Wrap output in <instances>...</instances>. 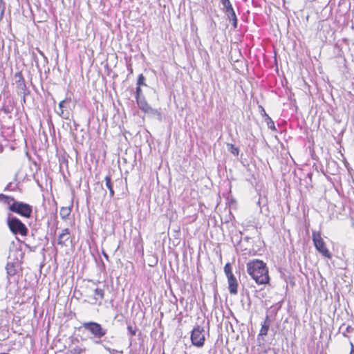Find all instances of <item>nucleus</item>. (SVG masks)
<instances>
[{"label": "nucleus", "instance_id": "nucleus-1", "mask_svg": "<svg viewBox=\"0 0 354 354\" xmlns=\"http://www.w3.org/2000/svg\"><path fill=\"white\" fill-rule=\"evenodd\" d=\"M248 274L259 285L267 284L270 281L266 263L259 259H254L247 263Z\"/></svg>", "mask_w": 354, "mask_h": 354}, {"label": "nucleus", "instance_id": "nucleus-2", "mask_svg": "<svg viewBox=\"0 0 354 354\" xmlns=\"http://www.w3.org/2000/svg\"><path fill=\"white\" fill-rule=\"evenodd\" d=\"M0 198L4 199V202L8 204L12 201V203L8 207L11 212L17 213L26 218H30L32 212V207L31 205L24 202L16 201L13 197L8 196L3 194H0Z\"/></svg>", "mask_w": 354, "mask_h": 354}, {"label": "nucleus", "instance_id": "nucleus-3", "mask_svg": "<svg viewBox=\"0 0 354 354\" xmlns=\"http://www.w3.org/2000/svg\"><path fill=\"white\" fill-rule=\"evenodd\" d=\"M82 327L91 334L93 342L103 338L107 333V329L95 322H84L82 324Z\"/></svg>", "mask_w": 354, "mask_h": 354}, {"label": "nucleus", "instance_id": "nucleus-4", "mask_svg": "<svg viewBox=\"0 0 354 354\" xmlns=\"http://www.w3.org/2000/svg\"><path fill=\"white\" fill-rule=\"evenodd\" d=\"M312 239L316 250L324 257L331 259L332 255L326 248V243L321 236L320 232L313 230Z\"/></svg>", "mask_w": 354, "mask_h": 354}, {"label": "nucleus", "instance_id": "nucleus-5", "mask_svg": "<svg viewBox=\"0 0 354 354\" xmlns=\"http://www.w3.org/2000/svg\"><path fill=\"white\" fill-rule=\"evenodd\" d=\"M7 223L10 230L14 234H20L21 236H26L28 234V228L17 217H8Z\"/></svg>", "mask_w": 354, "mask_h": 354}, {"label": "nucleus", "instance_id": "nucleus-6", "mask_svg": "<svg viewBox=\"0 0 354 354\" xmlns=\"http://www.w3.org/2000/svg\"><path fill=\"white\" fill-rule=\"evenodd\" d=\"M205 340L204 328L199 325H196L191 333V341L192 344L200 348L204 345Z\"/></svg>", "mask_w": 354, "mask_h": 354}, {"label": "nucleus", "instance_id": "nucleus-7", "mask_svg": "<svg viewBox=\"0 0 354 354\" xmlns=\"http://www.w3.org/2000/svg\"><path fill=\"white\" fill-rule=\"evenodd\" d=\"M223 8V10L227 17L230 21H232V26L234 28L237 27V17L235 14L234 10L232 8V3L230 0H220Z\"/></svg>", "mask_w": 354, "mask_h": 354}, {"label": "nucleus", "instance_id": "nucleus-8", "mask_svg": "<svg viewBox=\"0 0 354 354\" xmlns=\"http://www.w3.org/2000/svg\"><path fill=\"white\" fill-rule=\"evenodd\" d=\"M94 344L100 345L104 350L108 351L110 354H115L116 353H119V351L116 349L111 348L110 347L112 345V342L107 337L104 336L103 338L100 339L97 342H93Z\"/></svg>", "mask_w": 354, "mask_h": 354}, {"label": "nucleus", "instance_id": "nucleus-9", "mask_svg": "<svg viewBox=\"0 0 354 354\" xmlns=\"http://www.w3.org/2000/svg\"><path fill=\"white\" fill-rule=\"evenodd\" d=\"M227 278L228 289L231 295H236L238 292V281L234 275H230Z\"/></svg>", "mask_w": 354, "mask_h": 354}, {"label": "nucleus", "instance_id": "nucleus-10", "mask_svg": "<svg viewBox=\"0 0 354 354\" xmlns=\"http://www.w3.org/2000/svg\"><path fill=\"white\" fill-rule=\"evenodd\" d=\"M70 232L68 228L62 230V232L59 234L57 239V243L62 246L66 245V242L70 239Z\"/></svg>", "mask_w": 354, "mask_h": 354}, {"label": "nucleus", "instance_id": "nucleus-11", "mask_svg": "<svg viewBox=\"0 0 354 354\" xmlns=\"http://www.w3.org/2000/svg\"><path fill=\"white\" fill-rule=\"evenodd\" d=\"M19 268V263L18 262H8L6 268L8 276L12 277L15 275Z\"/></svg>", "mask_w": 354, "mask_h": 354}, {"label": "nucleus", "instance_id": "nucleus-12", "mask_svg": "<svg viewBox=\"0 0 354 354\" xmlns=\"http://www.w3.org/2000/svg\"><path fill=\"white\" fill-rule=\"evenodd\" d=\"M271 324V319L268 315L266 316L263 323L261 325V328L260 330V333L259 336H265L267 335L270 326Z\"/></svg>", "mask_w": 354, "mask_h": 354}, {"label": "nucleus", "instance_id": "nucleus-13", "mask_svg": "<svg viewBox=\"0 0 354 354\" xmlns=\"http://www.w3.org/2000/svg\"><path fill=\"white\" fill-rule=\"evenodd\" d=\"M94 292V298L95 304H98L99 305H101L102 300L104 297V290L99 288H95L93 289Z\"/></svg>", "mask_w": 354, "mask_h": 354}, {"label": "nucleus", "instance_id": "nucleus-14", "mask_svg": "<svg viewBox=\"0 0 354 354\" xmlns=\"http://www.w3.org/2000/svg\"><path fill=\"white\" fill-rule=\"evenodd\" d=\"M281 304H282V301L277 302L275 304L272 305L270 308V309H269L270 315H268L270 316V317H272L273 318H274V317L277 315L278 311L281 308Z\"/></svg>", "mask_w": 354, "mask_h": 354}, {"label": "nucleus", "instance_id": "nucleus-15", "mask_svg": "<svg viewBox=\"0 0 354 354\" xmlns=\"http://www.w3.org/2000/svg\"><path fill=\"white\" fill-rule=\"evenodd\" d=\"M105 180V185L109 190L110 197L112 198L114 196V190L113 187V183L111 180V178L110 176H106L104 178Z\"/></svg>", "mask_w": 354, "mask_h": 354}, {"label": "nucleus", "instance_id": "nucleus-16", "mask_svg": "<svg viewBox=\"0 0 354 354\" xmlns=\"http://www.w3.org/2000/svg\"><path fill=\"white\" fill-rule=\"evenodd\" d=\"M145 113L148 114L151 117H161L160 111L156 109L152 108L151 106L148 107V109L145 111Z\"/></svg>", "mask_w": 354, "mask_h": 354}, {"label": "nucleus", "instance_id": "nucleus-17", "mask_svg": "<svg viewBox=\"0 0 354 354\" xmlns=\"http://www.w3.org/2000/svg\"><path fill=\"white\" fill-rule=\"evenodd\" d=\"M137 104L140 109H141L143 112H145V111L148 109V107L150 106L145 97H142L141 99H139L136 100Z\"/></svg>", "mask_w": 354, "mask_h": 354}, {"label": "nucleus", "instance_id": "nucleus-18", "mask_svg": "<svg viewBox=\"0 0 354 354\" xmlns=\"http://www.w3.org/2000/svg\"><path fill=\"white\" fill-rule=\"evenodd\" d=\"M71 208L70 207H62L60 209V216L62 219L65 220L70 215Z\"/></svg>", "mask_w": 354, "mask_h": 354}, {"label": "nucleus", "instance_id": "nucleus-19", "mask_svg": "<svg viewBox=\"0 0 354 354\" xmlns=\"http://www.w3.org/2000/svg\"><path fill=\"white\" fill-rule=\"evenodd\" d=\"M227 149L228 151L232 153L234 156H237L239 155V149L233 144H227Z\"/></svg>", "mask_w": 354, "mask_h": 354}, {"label": "nucleus", "instance_id": "nucleus-20", "mask_svg": "<svg viewBox=\"0 0 354 354\" xmlns=\"http://www.w3.org/2000/svg\"><path fill=\"white\" fill-rule=\"evenodd\" d=\"M86 351V348H81L80 346H75L73 348H72L70 352L71 354H82L85 353Z\"/></svg>", "mask_w": 354, "mask_h": 354}, {"label": "nucleus", "instance_id": "nucleus-21", "mask_svg": "<svg viewBox=\"0 0 354 354\" xmlns=\"http://www.w3.org/2000/svg\"><path fill=\"white\" fill-rule=\"evenodd\" d=\"M266 122L268 127L269 129L274 130V131L276 130L274 121L272 120V118L268 115H266Z\"/></svg>", "mask_w": 354, "mask_h": 354}, {"label": "nucleus", "instance_id": "nucleus-22", "mask_svg": "<svg viewBox=\"0 0 354 354\" xmlns=\"http://www.w3.org/2000/svg\"><path fill=\"white\" fill-rule=\"evenodd\" d=\"M128 335L131 337L136 335L137 328L136 326H133L131 324H128L127 326Z\"/></svg>", "mask_w": 354, "mask_h": 354}, {"label": "nucleus", "instance_id": "nucleus-23", "mask_svg": "<svg viewBox=\"0 0 354 354\" xmlns=\"http://www.w3.org/2000/svg\"><path fill=\"white\" fill-rule=\"evenodd\" d=\"M224 272H225L227 277H230V275H234L232 272V266H231L230 263H227L225 265Z\"/></svg>", "mask_w": 354, "mask_h": 354}, {"label": "nucleus", "instance_id": "nucleus-24", "mask_svg": "<svg viewBox=\"0 0 354 354\" xmlns=\"http://www.w3.org/2000/svg\"><path fill=\"white\" fill-rule=\"evenodd\" d=\"M145 81V76L142 74L139 75L138 81H137V86H147Z\"/></svg>", "mask_w": 354, "mask_h": 354}, {"label": "nucleus", "instance_id": "nucleus-25", "mask_svg": "<svg viewBox=\"0 0 354 354\" xmlns=\"http://www.w3.org/2000/svg\"><path fill=\"white\" fill-rule=\"evenodd\" d=\"M57 114L61 116L62 118L67 119L68 118L69 112L65 111L64 109H59V111H57Z\"/></svg>", "mask_w": 354, "mask_h": 354}, {"label": "nucleus", "instance_id": "nucleus-26", "mask_svg": "<svg viewBox=\"0 0 354 354\" xmlns=\"http://www.w3.org/2000/svg\"><path fill=\"white\" fill-rule=\"evenodd\" d=\"M71 102L70 98H66L65 100H62L59 104V109H64L66 107V104Z\"/></svg>", "mask_w": 354, "mask_h": 354}, {"label": "nucleus", "instance_id": "nucleus-27", "mask_svg": "<svg viewBox=\"0 0 354 354\" xmlns=\"http://www.w3.org/2000/svg\"><path fill=\"white\" fill-rule=\"evenodd\" d=\"M17 188V185H13L12 183H9L4 189V191H15Z\"/></svg>", "mask_w": 354, "mask_h": 354}, {"label": "nucleus", "instance_id": "nucleus-28", "mask_svg": "<svg viewBox=\"0 0 354 354\" xmlns=\"http://www.w3.org/2000/svg\"><path fill=\"white\" fill-rule=\"evenodd\" d=\"M141 86H137L136 87V100H139V99H141V95H142V90H141Z\"/></svg>", "mask_w": 354, "mask_h": 354}, {"label": "nucleus", "instance_id": "nucleus-29", "mask_svg": "<svg viewBox=\"0 0 354 354\" xmlns=\"http://www.w3.org/2000/svg\"><path fill=\"white\" fill-rule=\"evenodd\" d=\"M15 77L16 78L18 77V80L17 81V82L19 83L21 81L24 82V77H23V76H22L21 73H17L15 74Z\"/></svg>", "mask_w": 354, "mask_h": 354}, {"label": "nucleus", "instance_id": "nucleus-30", "mask_svg": "<svg viewBox=\"0 0 354 354\" xmlns=\"http://www.w3.org/2000/svg\"><path fill=\"white\" fill-rule=\"evenodd\" d=\"M354 328L351 327V326H348L346 328V333H352L353 331Z\"/></svg>", "mask_w": 354, "mask_h": 354}, {"label": "nucleus", "instance_id": "nucleus-31", "mask_svg": "<svg viewBox=\"0 0 354 354\" xmlns=\"http://www.w3.org/2000/svg\"><path fill=\"white\" fill-rule=\"evenodd\" d=\"M350 345H351V351H350L349 354H354V345L351 342H350Z\"/></svg>", "mask_w": 354, "mask_h": 354}, {"label": "nucleus", "instance_id": "nucleus-32", "mask_svg": "<svg viewBox=\"0 0 354 354\" xmlns=\"http://www.w3.org/2000/svg\"><path fill=\"white\" fill-rule=\"evenodd\" d=\"M259 108L261 109V115L266 118V115L268 114L266 113L264 109L261 106H260Z\"/></svg>", "mask_w": 354, "mask_h": 354}, {"label": "nucleus", "instance_id": "nucleus-33", "mask_svg": "<svg viewBox=\"0 0 354 354\" xmlns=\"http://www.w3.org/2000/svg\"><path fill=\"white\" fill-rule=\"evenodd\" d=\"M102 254H103L104 257L107 261H109V256H108V254H106L104 250H102Z\"/></svg>", "mask_w": 354, "mask_h": 354}, {"label": "nucleus", "instance_id": "nucleus-34", "mask_svg": "<svg viewBox=\"0 0 354 354\" xmlns=\"http://www.w3.org/2000/svg\"><path fill=\"white\" fill-rule=\"evenodd\" d=\"M3 147L2 146V145L0 143V153L3 152Z\"/></svg>", "mask_w": 354, "mask_h": 354}, {"label": "nucleus", "instance_id": "nucleus-35", "mask_svg": "<svg viewBox=\"0 0 354 354\" xmlns=\"http://www.w3.org/2000/svg\"><path fill=\"white\" fill-rule=\"evenodd\" d=\"M129 72H130L131 73H133V70H132V68H130V69H129Z\"/></svg>", "mask_w": 354, "mask_h": 354}, {"label": "nucleus", "instance_id": "nucleus-36", "mask_svg": "<svg viewBox=\"0 0 354 354\" xmlns=\"http://www.w3.org/2000/svg\"><path fill=\"white\" fill-rule=\"evenodd\" d=\"M3 111H4L5 113H8V112L6 109H4Z\"/></svg>", "mask_w": 354, "mask_h": 354}, {"label": "nucleus", "instance_id": "nucleus-37", "mask_svg": "<svg viewBox=\"0 0 354 354\" xmlns=\"http://www.w3.org/2000/svg\"><path fill=\"white\" fill-rule=\"evenodd\" d=\"M0 354H10V353H0Z\"/></svg>", "mask_w": 354, "mask_h": 354}]
</instances>
